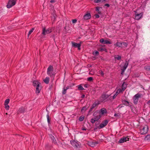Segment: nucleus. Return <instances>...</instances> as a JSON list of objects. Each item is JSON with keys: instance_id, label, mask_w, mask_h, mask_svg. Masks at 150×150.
<instances>
[{"instance_id": "423d86ee", "label": "nucleus", "mask_w": 150, "mask_h": 150, "mask_svg": "<svg viewBox=\"0 0 150 150\" xmlns=\"http://www.w3.org/2000/svg\"><path fill=\"white\" fill-rule=\"evenodd\" d=\"M127 85V84L125 82H124L122 85L121 88L118 89L119 92H121L122 93L126 89Z\"/></svg>"}, {"instance_id": "0e129e2a", "label": "nucleus", "mask_w": 150, "mask_h": 150, "mask_svg": "<svg viewBox=\"0 0 150 150\" xmlns=\"http://www.w3.org/2000/svg\"><path fill=\"white\" fill-rule=\"evenodd\" d=\"M77 21V20L76 19V22Z\"/></svg>"}, {"instance_id": "39448f33", "label": "nucleus", "mask_w": 150, "mask_h": 150, "mask_svg": "<svg viewBox=\"0 0 150 150\" xmlns=\"http://www.w3.org/2000/svg\"><path fill=\"white\" fill-rule=\"evenodd\" d=\"M148 130V127L146 125L144 126L141 129L140 133L142 134H146Z\"/></svg>"}, {"instance_id": "a19ab883", "label": "nucleus", "mask_w": 150, "mask_h": 150, "mask_svg": "<svg viewBox=\"0 0 150 150\" xmlns=\"http://www.w3.org/2000/svg\"><path fill=\"white\" fill-rule=\"evenodd\" d=\"M70 142L72 146H75V141L74 140L73 141H71Z\"/></svg>"}, {"instance_id": "09e8293b", "label": "nucleus", "mask_w": 150, "mask_h": 150, "mask_svg": "<svg viewBox=\"0 0 150 150\" xmlns=\"http://www.w3.org/2000/svg\"><path fill=\"white\" fill-rule=\"evenodd\" d=\"M100 74L102 76H103L104 75V73L102 71H100Z\"/></svg>"}, {"instance_id": "79ce46f5", "label": "nucleus", "mask_w": 150, "mask_h": 150, "mask_svg": "<svg viewBox=\"0 0 150 150\" xmlns=\"http://www.w3.org/2000/svg\"><path fill=\"white\" fill-rule=\"evenodd\" d=\"M67 90H66L65 89V87H64L63 88V91H62V93L63 94H66V93Z\"/></svg>"}, {"instance_id": "8fccbe9b", "label": "nucleus", "mask_w": 150, "mask_h": 150, "mask_svg": "<svg viewBox=\"0 0 150 150\" xmlns=\"http://www.w3.org/2000/svg\"><path fill=\"white\" fill-rule=\"evenodd\" d=\"M95 16L96 18H98L99 17V16L98 14H96L95 15Z\"/></svg>"}, {"instance_id": "20e7f679", "label": "nucleus", "mask_w": 150, "mask_h": 150, "mask_svg": "<svg viewBox=\"0 0 150 150\" xmlns=\"http://www.w3.org/2000/svg\"><path fill=\"white\" fill-rule=\"evenodd\" d=\"M16 0H9L7 7L8 8H10L14 5L16 3Z\"/></svg>"}, {"instance_id": "6e6552de", "label": "nucleus", "mask_w": 150, "mask_h": 150, "mask_svg": "<svg viewBox=\"0 0 150 150\" xmlns=\"http://www.w3.org/2000/svg\"><path fill=\"white\" fill-rule=\"evenodd\" d=\"M98 144V142H88L87 144L90 146L91 147H94L96 146V144Z\"/></svg>"}, {"instance_id": "052dcab7", "label": "nucleus", "mask_w": 150, "mask_h": 150, "mask_svg": "<svg viewBox=\"0 0 150 150\" xmlns=\"http://www.w3.org/2000/svg\"><path fill=\"white\" fill-rule=\"evenodd\" d=\"M69 88V86H67V87H65V89L66 90H67Z\"/></svg>"}, {"instance_id": "7c9ffc66", "label": "nucleus", "mask_w": 150, "mask_h": 150, "mask_svg": "<svg viewBox=\"0 0 150 150\" xmlns=\"http://www.w3.org/2000/svg\"><path fill=\"white\" fill-rule=\"evenodd\" d=\"M100 8L98 7H97L96 8V11H97L98 13L99 14H100L101 13V11L100 10Z\"/></svg>"}, {"instance_id": "58836bf2", "label": "nucleus", "mask_w": 150, "mask_h": 150, "mask_svg": "<svg viewBox=\"0 0 150 150\" xmlns=\"http://www.w3.org/2000/svg\"><path fill=\"white\" fill-rule=\"evenodd\" d=\"M78 89L79 90H83L84 89V88L81 85H79L78 86Z\"/></svg>"}, {"instance_id": "bb28decb", "label": "nucleus", "mask_w": 150, "mask_h": 150, "mask_svg": "<svg viewBox=\"0 0 150 150\" xmlns=\"http://www.w3.org/2000/svg\"><path fill=\"white\" fill-rule=\"evenodd\" d=\"M51 138L52 140V142L53 143H54L55 144H57V142H56V140L53 136H52L51 137Z\"/></svg>"}, {"instance_id": "ea45409f", "label": "nucleus", "mask_w": 150, "mask_h": 150, "mask_svg": "<svg viewBox=\"0 0 150 150\" xmlns=\"http://www.w3.org/2000/svg\"><path fill=\"white\" fill-rule=\"evenodd\" d=\"M9 102V99H6L4 103V105H7L8 104Z\"/></svg>"}, {"instance_id": "4d7b16f0", "label": "nucleus", "mask_w": 150, "mask_h": 150, "mask_svg": "<svg viewBox=\"0 0 150 150\" xmlns=\"http://www.w3.org/2000/svg\"><path fill=\"white\" fill-rule=\"evenodd\" d=\"M72 23H75V19H74L72 20Z\"/></svg>"}, {"instance_id": "cd10ccee", "label": "nucleus", "mask_w": 150, "mask_h": 150, "mask_svg": "<svg viewBox=\"0 0 150 150\" xmlns=\"http://www.w3.org/2000/svg\"><path fill=\"white\" fill-rule=\"evenodd\" d=\"M119 90L118 89L117 92L115 93V94H114V96H112V98L113 99H115L116 98V96L118 95V94L119 93H121V92H119Z\"/></svg>"}, {"instance_id": "c85d7f7f", "label": "nucleus", "mask_w": 150, "mask_h": 150, "mask_svg": "<svg viewBox=\"0 0 150 150\" xmlns=\"http://www.w3.org/2000/svg\"><path fill=\"white\" fill-rule=\"evenodd\" d=\"M101 116H102L101 115H98L96 116L94 119L96 121L99 120L100 118L101 117Z\"/></svg>"}, {"instance_id": "a878e982", "label": "nucleus", "mask_w": 150, "mask_h": 150, "mask_svg": "<svg viewBox=\"0 0 150 150\" xmlns=\"http://www.w3.org/2000/svg\"><path fill=\"white\" fill-rule=\"evenodd\" d=\"M122 48L126 47H127L128 44L127 42H122Z\"/></svg>"}, {"instance_id": "7ed1b4c3", "label": "nucleus", "mask_w": 150, "mask_h": 150, "mask_svg": "<svg viewBox=\"0 0 150 150\" xmlns=\"http://www.w3.org/2000/svg\"><path fill=\"white\" fill-rule=\"evenodd\" d=\"M141 96L142 94L139 93L135 94L134 96L133 97V103L135 104L136 105L137 104L139 98H141Z\"/></svg>"}, {"instance_id": "2eb2a0df", "label": "nucleus", "mask_w": 150, "mask_h": 150, "mask_svg": "<svg viewBox=\"0 0 150 150\" xmlns=\"http://www.w3.org/2000/svg\"><path fill=\"white\" fill-rule=\"evenodd\" d=\"M25 108H24L22 107L19 109L17 112L18 114L23 113L25 112Z\"/></svg>"}, {"instance_id": "aec40b11", "label": "nucleus", "mask_w": 150, "mask_h": 150, "mask_svg": "<svg viewBox=\"0 0 150 150\" xmlns=\"http://www.w3.org/2000/svg\"><path fill=\"white\" fill-rule=\"evenodd\" d=\"M98 50L102 52L103 51H105L106 52H107V50L106 48L103 47H99L98 48Z\"/></svg>"}, {"instance_id": "3c124183", "label": "nucleus", "mask_w": 150, "mask_h": 150, "mask_svg": "<svg viewBox=\"0 0 150 150\" xmlns=\"http://www.w3.org/2000/svg\"><path fill=\"white\" fill-rule=\"evenodd\" d=\"M146 103L149 105L150 106V100L148 101L147 103Z\"/></svg>"}, {"instance_id": "1a4fd4ad", "label": "nucleus", "mask_w": 150, "mask_h": 150, "mask_svg": "<svg viewBox=\"0 0 150 150\" xmlns=\"http://www.w3.org/2000/svg\"><path fill=\"white\" fill-rule=\"evenodd\" d=\"M137 13L136 12L135 14V19L137 20H139L142 17L143 14L142 13H140L139 14H137Z\"/></svg>"}, {"instance_id": "6e6d98bb", "label": "nucleus", "mask_w": 150, "mask_h": 150, "mask_svg": "<svg viewBox=\"0 0 150 150\" xmlns=\"http://www.w3.org/2000/svg\"><path fill=\"white\" fill-rule=\"evenodd\" d=\"M85 96V95L83 94L82 95L81 97V98H84Z\"/></svg>"}, {"instance_id": "5701e85b", "label": "nucleus", "mask_w": 150, "mask_h": 150, "mask_svg": "<svg viewBox=\"0 0 150 150\" xmlns=\"http://www.w3.org/2000/svg\"><path fill=\"white\" fill-rule=\"evenodd\" d=\"M110 95L108 94H103L101 98H103V100H105L107 98H108Z\"/></svg>"}, {"instance_id": "49530a36", "label": "nucleus", "mask_w": 150, "mask_h": 150, "mask_svg": "<svg viewBox=\"0 0 150 150\" xmlns=\"http://www.w3.org/2000/svg\"><path fill=\"white\" fill-rule=\"evenodd\" d=\"M93 80V78L92 77H89L87 78V80L88 81H91Z\"/></svg>"}, {"instance_id": "680f3d73", "label": "nucleus", "mask_w": 150, "mask_h": 150, "mask_svg": "<svg viewBox=\"0 0 150 150\" xmlns=\"http://www.w3.org/2000/svg\"><path fill=\"white\" fill-rule=\"evenodd\" d=\"M87 85L86 84H85L84 86L85 87H87Z\"/></svg>"}, {"instance_id": "ddd939ff", "label": "nucleus", "mask_w": 150, "mask_h": 150, "mask_svg": "<svg viewBox=\"0 0 150 150\" xmlns=\"http://www.w3.org/2000/svg\"><path fill=\"white\" fill-rule=\"evenodd\" d=\"M81 147V144L80 142L78 141L76 142V149L79 150Z\"/></svg>"}, {"instance_id": "f3484780", "label": "nucleus", "mask_w": 150, "mask_h": 150, "mask_svg": "<svg viewBox=\"0 0 150 150\" xmlns=\"http://www.w3.org/2000/svg\"><path fill=\"white\" fill-rule=\"evenodd\" d=\"M114 46L117 47H122V42H117L114 45Z\"/></svg>"}, {"instance_id": "4c0bfd02", "label": "nucleus", "mask_w": 150, "mask_h": 150, "mask_svg": "<svg viewBox=\"0 0 150 150\" xmlns=\"http://www.w3.org/2000/svg\"><path fill=\"white\" fill-rule=\"evenodd\" d=\"M84 119V116H81L79 119V120L80 121H82Z\"/></svg>"}, {"instance_id": "bf43d9fd", "label": "nucleus", "mask_w": 150, "mask_h": 150, "mask_svg": "<svg viewBox=\"0 0 150 150\" xmlns=\"http://www.w3.org/2000/svg\"><path fill=\"white\" fill-rule=\"evenodd\" d=\"M55 2V1H54V0H51V1H50V2L51 3H53V2Z\"/></svg>"}, {"instance_id": "f8f14e48", "label": "nucleus", "mask_w": 150, "mask_h": 150, "mask_svg": "<svg viewBox=\"0 0 150 150\" xmlns=\"http://www.w3.org/2000/svg\"><path fill=\"white\" fill-rule=\"evenodd\" d=\"M107 111L106 109L105 108H102L101 109L99 112V115H102L107 113Z\"/></svg>"}, {"instance_id": "0eeeda50", "label": "nucleus", "mask_w": 150, "mask_h": 150, "mask_svg": "<svg viewBox=\"0 0 150 150\" xmlns=\"http://www.w3.org/2000/svg\"><path fill=\"white\" fill-rule=\"evenodd\" d=\"M108 122V121L107 120L104 121L100 124L98 127V128L100 129L104 127L107 125Z\"/></svg>"}, {"instance_id": "9b49d317", "label": "nucleus", "mask_w": 150, "mask_h": 150, "mask_svg": "<svg viewBox=\"0 0 150 150\" xmlns=\"http://www.w3.org/2000/svg\"><path fill=\"white\" fill-rule=\"evenodd\" d=\"M100 42L104 44H111V42L107 40H104L103 39H101L100 40Z\"/></svg>"}, {"instance_id": "393cba45", "label": "nucleus", "mask_w": 150, "mask_h": 150, "mask_svg": "<svg viewBox=\"0 0 150 150\" xmlns=\"http://www.w3.org/2000/svg\"><path fill=\"white\" fill-rule=\"evenodd\" d=\"M122 103L125 105L126 106H129V105L131 106V105L129 104V102L126 100H123L122 101Z\"/></svg>"}, {"instance_id": "a18cd8bd", "label": "nucleus", "mask_w": 150, "mask_h": 150, "mask_svg": "<svg viewBox=\"0 0 150 150\" xmlns=\"http://www.w3.org/2000/svg\"><path fill=\"white\" fill-rule=\"evenodd\" d=\"M96 121L95 120V119L93 118H92L91 120V122L93 124Z\"/></svg>"}, {"instance_id": "4be33fe9", "label": "nucleus", "mask_w": 150, "mask_h": 150, "mask_svg": "<svg viewBox=\"0 0 150 150\" xmlns=\"http://www.w3.org/2000/svg\"><path fill=\"white\" fill-rule=\"evenodd\" d=\"M41 89V86L40 85L39 86L36 87V93H38L40 92Z\"/></svg>"}, {"instance_id": "37998d69", "label": "nucleus", "mask_w": 150, "mask_h": 150, "mask_svg": "<svg viewBox=\"0 0 150 150\" xmlns=\"http://www.w3.org/2000/svg\"><path fill=\"white\" fill-rule=\"evenodd\" d=\"M4 105H5V108L7 110H8V109H9V106L8 105V104Z\"/></svg>"}, {"instance_id": "6ab92c4d", "label": "nucleus", "mask_w": 150, "mask_h": 150, "mask_svg": "<svg viewBox=\"0 0 150 150\" xmlns=\"http://www.w3.org/2000/svg\"><path fill=\"white\" fill-rule=\"evenodd\" d=\"M82 43V42H80L79 43H76V47H77L79 50H81L80 47L81 46V45Z\"/></svg>"}, {"instance_id": "4468645a", "label": "nucleus", "mask_w": 150, "mask_h": 150, "mask_svg": "<svg viewBox=\"0 0 150 150\" xmlns=\"http://www.w3.org/2000/svg\"><path fill=\"white\" fill-rule=\"evenodd\" d=\"M91 18V15L90 13L86 14L83 17V18L85 20H88Z\"/></svg>"}, {"instance_id": "c03bdc74", "label": "nucleus", "mask_w": 150, "mask_h": 150, "mask_svg": "<svg viewBox=\"0 0 150 150\" xmlns=\"http://www.w3.org/2000/svg\"><path fill=\"white\" fill-rule=\"evenodd\" d=\"M145 69L147 71H150V66H148L145 67Z\"/></svg>"}, {"instance_id": "69168bd1", "label": "nucleus", "mask_w": 150, "mask_h": 150, "mask_svg": "<svg viewBox=\"0 0 150 150\" xmlns=\"http://www.w3.org/2000/svg\"><path fill=\"white\" fill-rule=\"evenodd\" d=\"M94 114H95V113H94V114H93V115L94 116H95V115H94Z\"/></svg>"}, {"instance_id": "412c9836", "label": "nucleus", "mask_w": 150, "mask_h": 150, "mask_svg": "<svg viewBox=\"0 0 150 150\" xmlns=\"http://www.w3.org/2000/svg\"><path fill=\"white\" fill-rule=\"evenodd\" d=\"M100 104L99 101H96L92 105V107L93 108H95L96 106H97Z\"/></svg>"}, {"instance_id": "f704fd0d", "label": "nucleus", "mask_w": 150, "mask_h": 150, "mask_svg": "<svg viewBox=\"0 0 150 150\" xmlns=\"http://www.w3.org/2000/svg\"><path fill=\"white\" fill-rule=\"evenodd\" d=\"M105 1V0H94V2L96 3H98L100 2H103Z\"/></svg>"}, {"instance_id": "c9c22d12", "label": "nucleus", "mask_w": 150, "mask_h": 150, "mask_svg": "<svg viewBox=\"0 0 150 150\" xmlns=\"http://www.w3.org/2000/svg\"><path fill=\"white\" fill-rule=\"evenodd\" d=\"M93 54L95 56H97L99 55V52L97 51H96L93 52Z\"/></svg>"}, {"instance_id": "13d9d810", "label": "nucleus", "mask_w": 150, "mask_h": 150, "mask_svg": "<svg viewBox=\"0 0 150 150\" xmlns=\"http://www.w3.org/2000/svg\"><path fill=\"white\" fill-rule=\"evenodd\" d=\"M98 128V127H95L94 128V130H96Z\"/></svg>"}, {"instance_id": "72a5a7b5", "label": "nucleus", "mask_w": 150, "mask_h": 150, "mask_svg": "<svg viewBox=\"0 0 150 150\" xmlns=\"http://www.w3.org/2000/svg\"><path fill=\"white\" fill-rule=\"evenodd\" d=\"M34 30V28H33L31 29L29 32L28 34V37L29 36V35L33 32V30Z\"/></svg>"}, {"instance_id": "e433bc0d", "label": "nucleus", "mask_w": 150, "mask_h": 150, "mask_svg": "<svg viewBox=\"0 0 150 150\" xmlns=\"http://www.w3.org/2000/svg\"><path fill=\"white\" fill-rule=\"evenodd\" d=\"M150 139V134L147 135L145 138V140H148Z\"/></svg>"}, {"instance_id": "c756f323", "label": "nucleus", "mask_w": 150, "mask_h": 150, "mask_svg": "<svg viewBox=\"0 0 150 150\" xmlns=\"http://www.w3.org/2000/svg\"><path fill=\"white\" fill-rule=\"evenodd\" d=\"M46 117H47V122L48 123V124H49L50 123V118L49 114V113H48Z\"/></svg>"}, {"instance_id": "de8ad7c7", "label": "nucleus", "mask_w": 150, "mask_h": 150, "mask_svg": "<svg viewBox=\"0 0 150 150\" xmlns=\"http://www.w3.org/2000/svg\"><path fill=\"white\" fill-rule=\"evenodd\" d=\"M93 108L91 106L90 109L88 111V113H89L91 112L93 110Z\"/></svg>"}, {"instance_id": "2f4dec72", "label": "nucleus", "mask_w": 150, "mask_h": 150, "mask_svg": "<svg viewBox=\"0 0 150 150\" xmlns=\"http://www.w3.org/2000/svg\"><path fill=\"white\" fill-rule=\"evenodd\" d=\"M115 59H116L118 60H120L121 59V57L119 55H117L115 57Z\"/></svg>"}, {"instance_id": "e2e57ef3", "label": "nucleus", "mask_w": 150, "mask_h": 150, "mask_svg": "<svg viewBox=\"0 0 150 150\" xmlns=\"http://www.w3.org/2000/svg\"><path fill=\"white\" fill-rule=\"evenodd\" d=\"M82 130H86V129L84 128H83L82 129Z\"/></svg>"}, {"instance_id": "dca6fc26", "label": "nucleus", "mask_w": 150, "mask_h": 150, "mask_svg": "<svg viewBox=\"0 0 150 150\" xmlns=\"http://www.w3.org/2000/svg\"><path fill=\"white\" fill-rule=\"evenodd\" d=\"M33 85L35 87L38 86L40 85V83L38 81H34L33 82Z\"/></svg>"}, {"instance_id": "473e14b6", "label": "nucleus", "mask_w": 150, "mask_h": 150, "mask_svg": "<svg viewBox=\"0 0 150 150\" xmlns=\"http://www.w3.org/2000/svg\"><path fill=\"white\" fill-rule=\"evenodd\" d=\"M88 108L86 106L83 107L81 110V112L85 111Z\"/></svg>"}, {"instance_id": "5fc2aeb1", "label": "nucleus", "mask_w": 150, "mask_h": 150, "mask_svg": "<svg viewBox=\"0 0 150 150\" xmlns=\"http://www.w3.org/2000/svg\"><path fill=\"white\" fill-rule=\"evenodd\" d=\"M105 6H107L108 7H109L110 5L108 4H106L105 5Z\"/></svg>"}, {"instance_id": "f257e3e1", "label": "nucleus", "mask_w": 150, "mask_h": 150, "mask_svg": "<svg viewBox=\"0 0 150 150\" xmlns=\"http://www.w3.org/2000/svg\"><path fill=\"white\" fill-rule=\"evenodd\" d=\"M53 70V67L52 65H50L47 69V74L50 77H54L55 76Z\"/></svg>"}, {"instance_id": "864d4df0", "label": "nucleus", "mask_w": 150, "mask_h": 150, "mask_svg": "<svg viewBox=\"0 0 150 150\" xmlns=\"http://www.w3.org/2000/svg\"><path fill=\"white\" fill-rule=\"evenodd\" d=\"M72 46L74 47H75V42H72Z\"/></svg>"}, {"instance_id": "a211bd4d", "label": "nucleus", "mask_w": 150, "mask_h": 150, "mask_svg": "<svg viewBox=\"0 0 150 150\" xmlns=\"http://www.w3.org/2000/svg\"><path fill=\"white\" fill-rule=\"evenodd\" d=\"M127 139H128V138L125 137H123V138L120 139L119 140V142L120 143H122L126 142L127 140H128Z\"/></svg>"}, {"instance_id": "f03ea898", "label": "nucleus", "mask_w": 150, "mask_h": 150, "mask_svg": "<svg viewBox=\"0 0 150 150\" xmlns=\"http://www.w3.org/2000/svg\"><path fill=\"white\" fill-rule=\"evenodd\" d=\"M53 30L52 28H50L46 29L45 27H44L42 29V34L43 35H45L50 33Z\"/></svg>"}, {"instance_id": "9d476101", "label": "nucleus", "mask_w": 150, "mask_h": 150, "mask_svg": "<svg viewBox=\"0 0 150 150\" xmlns=\"http://www.w3.org/2000/svg\"><path fill=\"white\" fill-rule=\"evenodd\" d=\"M128 65V62L127 61H126L125 63V64L124 65L123 67L121 69L122 70V73L121 74H122V73L124 72L125 70L127 68Z\"/></svg>"}, {"instance_id": "603ef678", "label": "nucleus", "mask_w": 150, "mask_h": 150, "mask_svg": "<svg viewBox=\"0 0 150 150\" xmlns=\"http://www.w3.org/2000/svg\"><path fill=\"white\" fill-rule=\"evenodd\" d=\"M115 117H119V115L118 114L115 113L114 115Z\"/></svg>"}, {"instance_id": "b1692460", "label": "nucleus", "mask_w": 150, "mask_h": 150, "mask_svg": "<svg viewBox=\"0 0 150 150\" xmlns=\"http://www.w3.org/2000/svg\"><path fill=\"white\" fill-rule=\"evenodd\" d=\"M43 81L45 83L48 84L49 82L50 78L48 77H47L44 79Z\"/></svg>"}]
</instances>
